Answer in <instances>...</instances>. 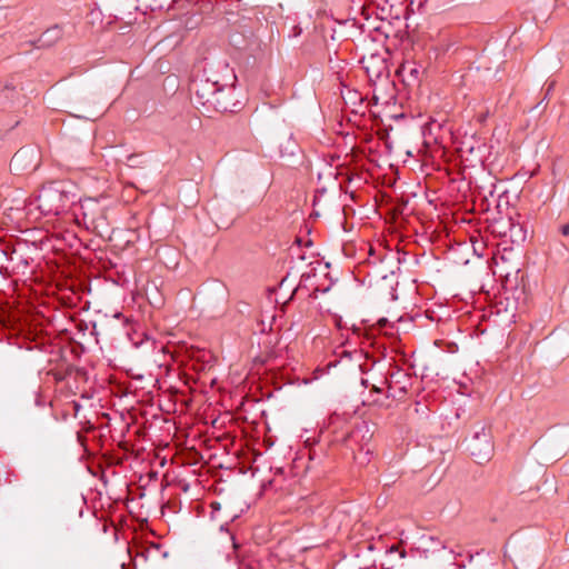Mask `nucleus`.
<instances>
[{"label":"nucleus","instance_id":"obj_15","mask_svg":"<svg viewBox=\"0 0 569 569\" xmlns=\"http://www.w3.org/2000/svg\"><path fill=\"white\" fill-rule=\"evenodd\" d=\"M387 322H388V320H387V319H385V318H382V319H379V320H378V325H379L381 328H383V327L387 325Z\"/></svg>","mask_w":569,"mask_h":569},{"label":"nucleus","instance_id":"obj_5","mask_svg":"<svg viewBox=\"0 0 569 569\" xmlns=\"http://www.w3.org/2000/svg\"><path fill=\"white\" fill-rule=\"evenodd\" d=\"M363 69L370 81L388 78L389 69L385 58L379 54H370L362 59Z\"/></svg>","mask_w":569,"mask_h":569},{"label":"nucleus","instance_id":"obj_20","mask_svg":"<svg viewBox=\"0 0 569 569\" xmlns=\"http://www.w3.org/2000/svg\"><path fill=\"white\" fill-rule=\"evenodd\" d=\"M362 427L366 429L367 432L369 431L368 426L366 423H363Z\"/></svg>","mask_w":569,"mask_h":569},{"label":"nucleus","instance_id":"obj_11","mask_svg":"<svg viewBox=\"0 0 569 569\" xmlns=\"http://www.w3.org/2000/svg\"><path fill=\"white\" fill-rule=\"evenodd\" d=\"M232 89L226 88L222 86H219L218 91L214 93V98L221 102L222 106H226V109H212V111H219V112H229L233 111V107H236V103L231 102Z\"/></svg>","mask_w":569,"mask_h":569},{"label":"nucleus","instance_id":"obj_6","mask_svg":"<svg viewBox=\"0 0 569 569\" xmlns=\"http://www.w3.org/2000/svg\"><path fill=\"white\" fill-rule=\"evenodd\" d=\"M418 550H420L426 557L446 549V543L438 537L431 535H422L418 539Z\"/></svg>","mask_w":569,"mask_h":569},{"label":"nucleus","instance_id":"obj_17","mask_svg":"<svg viewBox=\"0 0 569 569\" xmlns=\"http://www.w3.org/2000/svg\"><path fill=\"white\" fill-rule=\"evenodd\" d=\"M562 6L569 9V0H558Z\"/></svg>","mask_w":569,"mask_h":569},{"label":"nucleus","instance_id":"obj_14","mask_svg":"<svg viewBox=\"0 0 569 569\" xmlns=\"http://www.w3.org/2000/svg\"><path fill=\"white\" fill-rule=\"evenodd\" d=\"M560 232L563 237H569V222L561 226Z\"/></svg>","mask_w":569,"mask_h":569},{"label":"nucleus","instance_id":"obj_21","mask_svg":"<svg viewBox=\"0 0 569 569\" xmlns=\"http://www.w3.org/2000/svg\"><path fill=\"white\" fill-rule=\"evenodd\" d=\"M373 390H375L376 392H380V389H379V388H377V387H375V388H373Z\"/></svg>","mask_w":569,"mask_h":569},{"label":"nucleus","instance_id":"obj_7","mask_svg":"<svg viewBox=\"0 0 569 569\" xmlns=\"http://www.w3.org/2000/svg\"><path fill=\"white\" fill-rule=\"evenodd\" d=\"M409 376L401 369H395L388 375L387 383L388 389L392 390L396 387L398 388L399 392L405 395L408 391V383H409Z\"/></svg>","mask_w":569,"mask_h":569},{"label":"nucleus","instance_id":"obj_9","mask_svg":"<svg viewBox=\"0 0 569 569\" xmlns=\"http://www.w3.org/2000/svg\"><path fill=\"white\" fill-rule=\"evenodd\" d=\"M398 73L399 76L402 77V80L408 84L418 82L420 74V66H418L416 62H406L399 68Z\"/></svg>","mask_w":569,"mask_h":569},{"label":"nucleus","instance_id":"obj_4","mask_svg":"<svg viewBox=\"0 0 569 569\" xmlns=\"http://www.w3.org/2000/svg\"><path fill=\"white\" fill-rule=\"evenodd\" d=\"M73 216L78 224H83L87 229L94 227L96 221L101 216L99 201L96 198L79 200L73 209Z\"/></svg>","mask_w":569,"mask_h":569},{"label":"nucleus","instance_id":"obj_19","mask_svg":"<svg viewBox=\"0 0 569 569\" xmlns=\"http://www.w3.org/2000/svg\"><path fill=\"white\" fill-rule=\"evenodd\" d=\"M231 540H232V547H233V548H237L238 546L236 545V542H234V538H233L232 536H231Z\"/></svg>","mask_w":569,"mask_h":569},{"label":"nucleus","instance_id":"obj_22","mask_svg":"<svg viewBox=\"0 0 569 569\" xmlns=\"http://www.w3.org/2000/svg\"><path fill=\"white\" fill-rule=\"evenodd\" d=\"M36 402H37V405L41 403L39 398L36 399Z\"/></svg>","mask_w":569,"mask_h":569},{"label":"nucleus","instance_id":"obj_16","mask_svg":"<svg viewBox=\"0 0 569 569\" xmlns=\"http://www.w3.org/2000/svg\"><path fill=\"white\" fill-rule=\"evenodd\" d=\"M137 158H139V156H137V154H130V156L128 157V160H129V161H131V162H134V160H136Z\"/></svg>","mask_w":569,"mask_h":569},{"label":"nucleus","instance_id":"obj_13","mask_svg":"<svg viewBox=\"0 0 569 569\" xmlns=\"http://www.w3.org/2000/svg\"><path fill=\"white\" fill-rule=\"evenodd\" d=\"M388 552L389 553H393V552H399V556L400 558H406L407 553H406V550H400L399 549V546L397 545H392L389 549H388Z\"/></svg>","mask_w":569,"mask_h":569},{"label":"nucleus","instance_id":"obj_3","mask_svg":"<svg viewBox=\"0 0 569 569\" xmlns=\"http://www.w3.org/2000/svg\"><path fill=\"white\" fill-rule=\"evenodd\" d=\"M467 449L477 463L482 465L488 461L493 452V442L490 429H488L483 423H477L472 436L468 439Z\"/></svg>","mask_w":569,"mask_h":569},{"label":"nucleus","instance_id":"obj_8","mask_svg":"<svg viewBox=\"0 0 569 569\" xmlns=\"http://www.w3.org/2000/svg\"><path fill=\"white\" fill-rule=\"evenodd\" d=\"M18 97V91L12 83H0V109H9Z\"/></svg>","mask_w":569,"mask_h":569},{"label":"nucleus","instance_id":"obj_10","mask_svg":"<svg viewBox=\"0 0 569 569\" xmlns=\"http://www.w3.org/2000/svg\"><path fill=\"white\" fill-rule=\"evenodd\" d=\"M62 38V29L59 26L48 28L38 39V47H51Z\"/></svg>","mask_w":569,"mask_h":569},{"label":"nucleus","instance_id":"obj_2","mask_svg":"<svg viewBox=\"0 0 569 569\" xmlns=\"http://www.w3.org/2000/svg\"><path fill=\"white\" fill-rule=\"evenodd\" d=\"M219 83L209 79H196L190 86L192 102L197 108H202V112H211L212 109H226L220 101L214 98Z\"/></svg>","mask_w":569,"mask_h":569},{"label":"nucleus","instance_id":"obj_18","mask_svg":"<svg viewBox=\"0 0 569 569\" xmlns=\"http://www.w3.org/2000/svg\"><path fill=\"white\" fill-rule=\"evenodd\" d=\"M20 156H21V151H18V152L13 156L12 161H17V160L20 158Z\"/></svg>","mask_w":569,"mask_h":569},{"label":"nucleus","instance_id":"obj_1","mask_svg":"<svg viewBox=\"0 0 569 569\" xmlns=\"http://www.w3.org/2000/svg\"><path fill=\"white\" fill-rule=\"evenodd\" d=\"M66 187L63 182H51L40 189L37 207L43 216H58L74 204V194Z\"/></svg>","mask_w":569,"mask_h":569},{"label":"nucleus","instance_id":"obj_12","mask_svg":"<svg viewBox=\"0 0 569 569\" xmlns=\"http://www.w3.org/2000/svg\"><path fill=\"white\" fill-rule=\"evenodd\" d=\"M509 237L512 243H522L527 238V231L519 223L510 222Z\"/></svg>","mask_w":569,"mask_h":569}]
</instances>
